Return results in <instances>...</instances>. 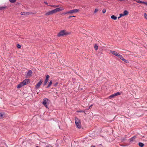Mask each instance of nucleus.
<instances>
[{
    "label": "nucleus",
    "mask_w": 147,
    "mask_h": 147,
    "mask_svg": "<svg viewBox=\"0 0 147 147\" xmlns=\"http://www.w3.org/2000/svg\"><path fill=\"white\" fill-rule=\"evenodd\" d=\"M117 57H118L119 58H120L122 60V59H123V58L122 57V56L121 55L119 54V53L118 54V55L117 56Z\"/></svg>",
    "instance_id": "nucleus-15"
},
{
    "label": "nucleus",
    "mask_w": 147,
    "mask_h": 147,
    "mask_svg": "<svg viewBox=\"0 0 147 147\" xmlns=\"http://www.w3.org/2000/svg\"><path fill=\"white\" fill-rule=\"evenodd\" d=\"M52 83V80L50 81L49 84H48V86L47 87V88L49 87L51 85Z\"/></svg>",
    "instance_id": "nucleus-18"
},
{
    "label": "nucleus",
    "mask_w": 147,
    "mask_h": 147,
    "mask_svg": "<svg viewBox=\"0 0 147 147\" xmlns=\"http://www.w3.org/2000/svg\"><path fill=\"white\" fill-rule=\"evenodd\" d=\"M76 126L77 127L80 129L81 127L80 120L77 117H76L75 119Z\"/></svg>",
    "instance_id": "nucleus-1"
},
{
    "label": "nucleus",
    "mask_w": 147,
    "mask_h": 147,
    "mask_svg": "<svg viewBox=\"0 0 147 147\" xmlns=\"http://www.w3.org/2000/svg\"><path fill=\"white\" fill-rule=\"evenodd\" d=\"M111 19L115 20H116L117 18V17L115 16L114 15H112L111 16Z\"/></svg>",
    "instance_id": "nucleus-14"
},
{
    "label": "nucleus",
    "mask_w": 147,
    "mask_h": 147,
    "mask_svg": "<svg viewBox=\"0 0 147 147\" xmlns=\"http://www.w3.org/2000/svg\"><path fill=\"white\" fill-rule=\"evenodd\" d=\"M144 18L147 19V14L146 13H144Z\"/></svg>",
    "instance_id": "nucleus-28"
},
{
    "label": "nucleus",
    "mask_w": 147,
    "mask_h": 147,
    "mask_svg": "<svg viewBox=\"0 0 147 147\" xmlns=\"http://www.w3.org/2000/svg\"><path fill=\"white\" fill-rule=\"evenodd\" d=\"M5 8V7H0V10L3 9H4Z\"/></svg>",
    "instance_id": "nucleus-32"
},
{
    "label": "nucleus",
    "mask_w": 147,
    "mask_h": 147,
    "mask_svg": "<svg viewBox=\"0 0 147 147\" xmlns=\"http://www.w3.org/2000/svg\"><path fill=\"white\" fill-rule=\"evenodd\" d=\"M36 13V12H34V13Z\"/></svg>",
    "instance_id": "nucleus-44"
},
{
    "label": "nucleus",
    "mask_w": 147,
    "mask_h": 147,
    "mask_svg": "<svg viewBox=\"0 0 147 147\" xmlns=\"http://www.w3.org/2000/svg\"><path fill=\"white\" fill-rule=\"evenodd\" d=\"M44 3H45L46 4V5H47L48 4V3H47V2H46V1H44Z\"/></svg>",
    "instance_id": "nucleus-38"
},
{
    "label": "nucleus",
    "mask_w": 147,
    "mask_h": 147,
    "mask_svg": "<svg viewBox=\"0 0 147 147\" xmlns=\"http://www.w3.org/2000/svg\"><path fill=\"white\" fill-rule=\"evenodd\" d=\"M122 60L123 61H124V62H125L126 63H129V61L125 59L124 58L122 59Z\"/></svg>",
    "instance_id": "nucleus-21"
},
{
    "label": "nucleus",
    "mask_w": 147,
    "mask_h": 147,
    "mask_svg": "<svg viewBox=\"0 0 147 147\" xmlns=\"http://www.w3.org/2000/svg\"><path fill=\"white\" fill-rule=\"evenodd\" d=\"M55 13L54 9L51 11H49L46 13L45 15L46 16H49Z\"/></svg>",
    "instance_id": "nucleus-6"
},
{
    "label": "nucleus",
    "mask_w": 147,
    "mask_h": 147,
    "mask_svg": "<svg viewBox=\"0 0 147 147\" xmlns=\"http://www.w3.org/2000/svg\"><path fill=\"white\" fill-rule=\"evenodd\" d=\"M121 17H120V16L118 18V19H119Z\"/></svg>",
    "instance_id": "nucleus-42"
},
{
    "label": "nucleus",
    "mask_w": 147,
    "mask_h": 147,
    "mask_svg": "<svg viewBox=\"0 0 147 147\" xmlns=\"http://www.w3.org/2000/svg\"><path fill=\"white\" fill-rule=\"evenodd\" d=\"M87 110H88V109H88V108H87Z\"/></svg>",
    "instance_id": "nucleus-45"
},
{
    "label": "nucleus",
    "mask_w": 147,
    "mask_h": 147,
    "mask_svg": "<svg viewBox=\"0 0 147 147\" xmlns=\"http://www.w3.org/2000/svg\"><path fill=\"white\" fill-rule=\"evenodd\" d=\"M17 47L18 48H20L21 47V45L19 44H18L17 45Z\"/></svg>",
    "instance_id": "nucleus-29"
},
{
    "label": "nucleus",
    "mask_w": 147,
    "mask_h": 147,
    "mask_svg": "<svg viewBox=\"0 0 147 147\" xmlns=\"http://www.w3.org/2000/svg\"><path fill=\"white\" fill-rule=\"evenodd\" d=\"M114 96H115V95H114V94H113L111 95L109 97V98H113V97H114Z\"/></svg>",
    "instance_id": "nucleus-25"
},
{
    "label": "nucleus",
    "mask_w": 147,
    "mask_h": 147,
    "mask_svg": "<svg viewBox=\"0 0 147 147\" xmlns=\"http://www.w3.org/2000/svg\"><path fill=\"white\" fill-rule=\"evenodd\" d=\"M52 7H53L54 8L57 7L59 6V5H50Z\"/></svg>",
    "instance_id": "nucleus-26"
},
{
    "label": "nucleus",
    "mask_w": 147,
    "mask_h": 147,
    "mask_svg": "<svg viewBox=\"0 0 147 147\" xmlns=\"http://www.w3.org/2000/svg\"><path fill=\"white\" fill-rule=\"evenodd\" d=\"M49 77V75H47L46 76V78L45 81L44 85H45L47 84V82L48 81Z\"/></svg>",
    "instance_id": "nucleus-10"
},
{
    "label": "nucleus",
    "mask_w": 147,
    "mask_h": 147,
    "mask_svg": "<svg viewBox=\"0 0 147 147\" xmlns=\"http://www.w3.org/2000/svg\"><path fill=\"white\" fill-rule=\"evenodd\" d=\"M79 11L78 9H74L71 10L69 11V14H72L73 13H75Z\"/></svg>",
    "instance_id": "nucleus-7"
},
{
    "label": "nucleus",
    "mask_w": 147,
    "mask_h": 147,
    "mask_svg": "<svg viewBox=\"0 0 147 147\" xmlns=\"http://www.w3.org/2000/svg\"><path fill=\"white\" fill-rule=\"evenodd\" d=\"M94 48L95 50H96L98 49V47L96 45H95L94 46Z\"/></svg>",
    "instance_id": "nucleus-22"
},
{
    "label": "nucleus",
    "mask_w": 147,
    "mask_h": 147,
    "mask_svg": "<svg viewBox=\"0 0 147 147\" xmlns=\"http://www.w3.org/2000/svg\"><path fill=\"white\" fill-rule=\"evenodd\" d=\"M32 74V71L31 70H29L27 74V76L28 77H30L31 76Z\"/></svg>",
    "instance_id": "nucleus-11"
},
{
    "label": "nucleus",
    "mask_w": 147,
    "mask_h": 147,
    "mask_svg": "<svg viewBox=\"0 0 147 147\" xmlns=\"http://www.w3.org/2000/svg\"><path fill=\"white\" fill-rule=\"evenodd\" d=\"M78 112H84V111H83L80 110V111H77Z\"/></svg>",
    "instance_id": "nucleus-35"
},
{
    "label": "nucleus",
    "mask_w": 147,
    "mask_h": 147,
    "mask_svg": "<svg viewBox=\"0 0 147 147\" xmlns=\"http://www.w3.org/2000/svg\"><path fill=\"white\" fill-rule=\"evenodd\" d=\"M71 17H72V16H69L68 17V18L70 19V18Z\"/></svg>",
    "instance_id": "nucleus-40"
},
{
    "label": "nucleus",
    "mask_w": 147,
    "mask_h": 147,
    "mask_svg": "<svg viewBox=\"0 0 147 147\" xmlns=\"http://www.w3.org/2000/svg\"><path fill=\"white\" fill-rule=\"evenodd\" d=\"M98 11V9H96L94 11V13H96Z\"/></svg>",
    "instance_id": "nucleus-34"
},
{
    "label": "nucleus",
    "mask_w": 147,
    "mask_h": 147,
    "mask_svg": "<svg viewBox=\"0 0 147 147\" xmlns=\"http://www.w3.org/2000/svg\"><path fill=\"white\" fill-rule=\"evenodd\" d=\"M110 52L116 56H117L118 55V54H119V53H117L116 52L113 51L111 50Z\"/></svg>",
    "instance_id": "nucleus-12"
},
{
    "label": "nucleus",
    "mask_w": 147,
    "mask_h": 147,
    "mask_svg": "<svg viewBox=\"0 0 147 147\" xmlns=\"http://www.w3.org/2000/svg\"><path fill=\"white\" fill-rule=\"evenodd\" d=\"M102 11L103 13H105L106 12V9H103Z\"/></svg>",
    "instance_id": "nucleus-30"
},
{
    "label": "nucleus",
    "mask_w": 147,
    "mask_h": 147,
    "mask_svg": "<svg viewBox=\"0 0 147 147\" xmlns=\"http://www.w3.org/2000/svg\"><path fill=\"white\" fill-rule=\"evenodd\" d=\"M58 84V83L57 82L54 85V86H56Z\"/></svg>",
    "instance_id": "nucleus-37"
},
{
    "label": "nucleus",
    "mask_w": 147,
    "mask_h": 147,
    "mask_svg": "<svg viewBox=\"0 0 147 147\" xmlns=\"http://www.w3.org/2000/svg\"><path fill=\"white\" fill-rule=\"evenodd\" d=\"M42 82V81L41 80H40L39 82H38V83L36 85H35V88L36 89H39Z\"/></svg>",
    "instance_id": "nucleus-5"
},
{
    "label": "nucleus",
    "mask_w": 147,
    "mask_h": 147,
    "mask_svg": "<svg viewBox=\"0 0 147 147\" xmlns=\"http://www.w3.org/2000/svg\"><path fill=\"white\" fill-rule=\"evenodd\" d=\"M143 3L145 4L146 5H147V2H145L143 1Z\"/></svg>",
    "instance_id": "nucleus-36"
},
{
    "label": "nucleus",
    "mask_w": 147,
    "mask_h": 147,
    "mask_svg": "<svg viewBox=\"0 0 147 147\" xmlns=\"http://www.w3.org/2000/svg\"><path fill=\"white\" fill-rule=\"evenodd\" d=\"M53 56H54V55H56L55 54H53Z\"/></svg>",
    "instance_id": "nucleus-43"
},
{
    "label": "nucleus",
    "mask_w": 147,
    "mask_h": 147,
    "mask_svg": "<svg viewBox=\"0 0 147 147\" xmlns=\"http://www.w3.org/2000/svg\"><path fill=\"white\" fill-rule=\"evenodd\" d=\"M72 16V17H76V16Z\"/></svg>",
    "instance_id": "nucleus-41"
},
{
    "label": "nucleus",
    "mask_w": 147,
    "mask_h": 147,
    "mask_svg": "<svg viewBox=\"0 0 147 147\" xmlns=\"http://www.w3.org/2000/svg\"><path fill=\"white\" fill-rule=\"evenodd\" d=\"M64 8L63 7H59L55 9H54L55 13L57 12L61 11L64 10Z\"/></svg>",
    "instance_id": "nucleus-4"
},
{
    "label": "nucleus",
    "mask_w": 147,
    "mask_h": 147,
    "mask_svg": "<svg viewBox=\"0 0 147 147\" xmlns=\"http://www.w3.org/2000/svg\"><path fill=\"white\" fill-rule=\"evenodd\" d=\"M63 14H69V11H67L65 12H64L63 13Z\"/></svg>",
    "instance_id": "nucleus-31"
},
{
    "label": "nucleus",
    "mask_w": 147,
    "mask_h": 147,
    "mask_svg": "<svg viewBox=\"0 0 147 147\" xmlns=\"http://www.w3.org/2000/svg\"><path fill=\"white\" fill-rule=\"evenodd\" d=\"M49 102L50 101L48 99L45 98L43 99L42 104L47 109H48V105H49Z\"/></svg>",
    "instance_id": "nucleus-2"
},
{
    "label": "nucleus",
    "mask_w": 147,
    "mask_h": 147,
    "mask_svg": "<svg viewBox=\"0 0 147 147\" xmlns=\"http://www.w3.org/2000/svg\"><path fill=\"white\" fill-rule=\"evenodd\" d=\"M68 33L66 32L65 30H63L60 31L58 34L57 35L58 36H63L68 34Z\"/></svg>",
    "instance_id": "nucleus-3"
},
{
    "label": "nucleus",
    "mask_w": 147,
    "mask_h": 147,
    "mask_svg": "<svg viewBox=\"0 0 147 147\" xmlns=\"http://www.w3.org/2000/svg\"><path fill=\"white\" fill-rule=\"evenodd\" d=\"M135 138H136V137L135 136L133 137H132V138H131L130 139V141H131V142L133 141H134V139Z\"/></svg>",
    "instance_id": "nucleus-20"
},
{
    "label": "nucleus",
    "mask_w": 147,
    "mask_h": 147,
    "mask_svg": "<svg viewBox=\"0 0 147 147\" xmlns=\"http://www.w3.org/2000/svg\"><path fill=\"white\" fill-rule=\"evenodd\" d=\"M92 106V105H90L88 107V109H89Z\"/></svg>",
    "instance_id": "nucleus-39"
},
{
    "label": "nucleus",
    "mask_w": 147,
    "mask_h": 147,
    "mask_svg": "<svg viewBox=\"0 0 147 147\" xmlns=\"http://www.w3.org/2000/svg\"><path fill=\"white\" fill-rule=\"evenodd\" d=\"M9 1L11 3H14L16 1V0H9Z\"/></svg>",
    "instance_id": "nucleus-27"
},
{
    "label": "nucleus",
    "mask_w": 147,
    "mask_h": 147,
    "mask_svg": "<svg viewBox=\"0 0 147 147\" xmlns=\"http://www.w3.org/2000/svg\"><path fill=\"white\" fill-rule=\"evenodd\" d=\"M24 86V85L23 84L22 82L20 84H19L18 86H17V88H20L21 87H22Z\"/></svg>",
    "instance_id": "nucleus-13"
},
{
    "label": "nucleus",
    "mask_w": 147,
    "mask_h": 147,
    "mask_svg": "<svg viewBox=\"0 0 147 147\" xmlns=\"http://www.w3.org/2000/svg\"><path fill=\"white\" fill-rule=\"evenodd\" d=\"M120 17H121L122 16H125L124 15L123 13H121L120 14Z\"/></svg>",
    "instance_id": "nucleus-33"
},
{
    "label": "nucleus",
    "mask_w": 147,
    "mask_h": 147,
    "mask_svg": "<svg viewBox=\"0 0 147 147\" xmlns=\"http://www.w3.org/2000/svg\"><path fill=\"white\" fill-rule=\"evenodd\" d=\"M114 95H115V96L119 95L120 94V93L119 92H117L116 93H114Z\"/></svg>",
    "instance_id": "nucleus-23"
},
{
    "label": "nucleus",
    "mask_w": 147,
    "mask_h": 147,
    "mask_svg": "<svg viewBox=\"0 0 147 147\" xmlns=\"http://www.w3.org/2000/svg\"><path fill=\"white\" fill-rule=\"evenodd\" d=\"M138 145L140 147H143L144 145L143 143L141 142H139Z\"/></svg>",
    "instance_id": "nucleus-17"
},
{
    "label": "nucleus",
    "mask_w": 147,
    "mask_h": 147,
    "mask_svg": "<svg viewBox=\"0 0 147 147\" xmlns=\"http://www.w3.org/2000/svg\"><path fill=\"white\" fill-rule=\"evenodd\" d=\"M3 115V113L0 112V119L2 118Z\"/></svg>",
    "instance_id": "nucleus-24"
},
{
    "label": "nucleus",
    "mask_w": 147,
    "mask_h": 147,
    "mask_svg": "<svg viewBox=\"0 0 147 147\" xmlns=\"http://www.w3.org/2000/svg\"><path fill=\"white\" fill-rule=\"evenodd\" d=\"M136 2L139 3H143V1H141L140 0H138L136 1Z\"/></svg>",
    "instance_id": "nucleus-19"
},
{
    "label": "nucleus",
    "mask_w": 147,
    "mask_h": 147,
    "mask_svg": "<svg viewBox=\"0 0 147 147\" xmlns=\"http://www.w3.org/2000/svg\"><path fill=\"white\" fill-rule=\"evenodd\" d=\"M32 14L30 12H23L21 13V15H28Z\"/></svg>",
    "instance_id": "nucleus-8"
},
{
    "label": "nucleus",
    "mask_w": 147,
    "mask_h": 147,
    "mask_svg": "<svg viewBox=\"0 0 147 147\" xmlns=\"http://www.w3.org/2000/svg\"><path fill=\"white\" fill-rule=\"evenodd\" d=\"M123 13L125 16H126L128 15V12L127 10H125L124 11Z\"/></svg>",
    "instance_id": "nucleus-16"
},
{
    "label": "nucleus",
    "mask_w": 147,
    "mask_h": 147,
    "mask_svg": "<svg viewBox=\"0 0 147 147\" xmlns=\"http://www.w3.org/2000/svg\"><path fill=\"white\" fill-rule=\"evenodd\" d=\"M29 82V80L28 79H26L22 82L24 85L28 84Z\"/></svg>",
    "instance_id": "nucleus-9"
}]
</instances>
